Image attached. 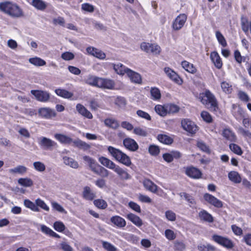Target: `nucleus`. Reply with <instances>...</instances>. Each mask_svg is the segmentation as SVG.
I'll return each mask as SVG.
<instances>
[{
  "instance_id": "f257e3e1",
  "label": "nucleus",
  "mask_w": 251,
  "mask_h": 251,
  "mask_svg": "<svg viewBox=\"0 0 251 251\" xmlns=\"http://www.w3.org/2000/svg\"><path fill=\"white\" fill-rule=\"evenodd\" d=\"M0 11L13 18L24 16L22 9L17 4L9 1L0 2Z\"/></svg>"
},
{
  "instance_id": "f03ea898",
  "label": "nucleus",
  "mask_w": 251,
  "mask_h": 251,
  "mask_svg": "<svg viewBox=\"0 0 251 251\" xmlns=\"http://www.w3.org/2000/svg\"><path fill=\"white\" fill-rule=\"evenodd\" d=\"M108 151L110 154L119 162L126 166H130L132 163L130 157L119 149L109 146Z\"/></svg>"
},
{
  "instance_id": "7ed1b4c3",
  "label": "nucleus",
  "mask_w": 251,
  "mask_h": 251,
  "mask_svg": "<svg viewBox=\"0 0 251 251\" xmlns=\"http://www.w3.org/2000/svg\"><path fill=\"white\" fill-rule=\"evenodd\" d=\"M200 99L201 102L208 107L214 109L218 108L217 100L215 96L209 91H206L204 93L202 94Z\"/></svg>"
},
{
  "instance_id": "20e7f679",
  "label": "nucleus",
  "mask_w": 251,
  "mask_h": 251,
  "mask_svg": "<svg viewBox=\"0 0 251 251\" xmlns=\"http://www.w3.org/2000/svg\"><path fill=\"white\" fill-rule=\"evenodd\" d=\"M212 239L216 243L227 249H231L234 246L233 242L230 239L225 237L214 234L212 236Z\"/></svg>"
},
{
  "instance_id": "39448f33",
  "label": "nucleus",
  "mask_w": 251,
  "mask_h": 251,
  "mask_svg": "<svg viewBox=\"0 0 251 251\" xmlns=\"http://www.w3.org/2000/svg\"><path fill=\"white\" fill-rule=\"evenodd\" d=\"M140 48L143 51L154 54H158L161 51L160 47L155 44L143 42L141 44Z\"/></svg>"
},
{
  "instance_id": "423d86ee",
  "label": "nucleus",
  "mask_w": 251,
  "mask_h": 251,
  "mask_svg": "<svg viewBox=\"0 0 251 251\" xmlns=\"http://www.w3.org/2000/svg\"><path fill=\"white\" fill-rule=\"evenodd\" d=\"M181 126L184 130L191 134H195L198 130V127L192 121L188 119H184L181 121Z\"/></svg>"
},
{
  "instance_id": "0eeeda50",
  "label": "nucleus",
  "mask_w": 251,
  "mask_h": 251,
  "mask_svg": "<svg viewBox=\"0 0 251 251\" xmlns=\"http://www.w3.org/2000/svg\"><path fill=\"white\" fill-rule=\"evenodd\" d=\"M185 173L187 176L194 179H199L202 176L201 172L193 166L186 167Z\"/></svg>"
},
{
  "instance_id": "6e6552de",
  "label": "nucleus",
  "mask_w": 251,
  "mask_h": 251,
  "mask_svg": "<svg viewBox=\"0 0 251 251\" xmlns=\"http://www.w3.org/2000/svg\"><path fill=\"white\" fill-rule=\"evenodd\" d=\"M187 16L184 14H180L175 19L173 24V28L175 30L180 29L185 24Z\"/></svg>"
},
{
  "instance_id": "1a4fd4ad",
  "label": "nucleus",
  "mask_w": 251,
  "mask_h": 251,
  "mask_svg": "<svg viewBox=\"0 0 251 251\" xmlns=\"http://www.w3.org/2000/svg\"><path fill=\"white\" fill-rule=\"evenodd\" d=\"M203 198L204 200L209 204L217 208H221L223 207V204L222 201L211 194L208 193L205 194L203 196Z\"/></svg>"
},
{
  "instance_id": "9d476101",
  "label": "nucleus",
  "mask_w": 251,
  "mask_h": 251,
  "mask_svg": "<svg viewBox=\"0 0 251 251\" xmlns=\"http://www.w3.org/2000/svg\"><path fill=\"white\" fill-rule=\"evenodd\" d=\"M98 82V87L107 89H113L115 86V82L113 80L99 77Z\"/></svg>"
},
{
  "instance_id": "9b49d317",
  "label": "nucleus",
  "mask_w": 251,
  "mask_h": 251,
  "mask_svg": "<svg viewBox=\"0 0 251 251\" xmlns=\"http://www.w3.org/2000/svg\"><path fill=\"white\" fill-rule=\"evenodd\" d=\"M164 72L167 76L179 85L182 84V79L172 69L169 67H166L164 68Z\"/></svg>"
},
{
  "instance_id": "f8f14e48",
  "label": "nucleus",
  "mask_w": 251,
  "mask_h": 251,
  "mask_svg": "<svg viewBox=\"0 0 251 251\" xmlns=\"http://www.w3.org/2000/svg\"><path fill=\"white\" fill-rule=\"evenodd\" d=\"M123 144L126 149L132 151H137L139 147L136 142L130 138L125 139L123 141Z\"/></svg>"
},
{
  "instance_id": "ddd939ff",
  "label": "nucleus",
  "mask_w": 251,
  "mask_h": 251,
  "mask_svg": "<svg viewBox=\"0 0 251 251\" xmlns=\"http://www.w3.org/2000/svg\"><path fill=\"white\" fill-rule=\"evenodd\" d=\"M86 51L89 54L100 59H104L106 57L105 54L103 51L94 47L87 48Z\"/></svg>"
},
{
  "instance_id": "4468645a",
  "label": "nucleus",
  "mask_w": 251,
  "mask_h": 251,
  "mask_svg": "<svg viewBox=\"0 0 251 251\" xmlns=\"http://www.w3.org/2000/svg\"><path fill=\"white\" fill-rule=\"evenodd\" d=\"M111 222L119 228H123L126 225V221L119 216H114L110 218Z\"/></svg>"
},
{
  "instance_id": "2eb2a0df",
  "label": "nucleus",
  "mask_w": 251,
  "mask_h": 251,
  "mask_svg": "<svg viewBox=\"0 0 251 251\" xmlns=\"http://www.w3.org/2000/svg\"><path fill=\"white\" fill-rule=\"evenodd\" d=\"M144 187L147 190L156 193L158 190V186L149 179H145L143 182Z\"/></svg>"
},
{
  "instance_id": "dca6fc26",
  "label": "nucleus",
  "mask_w": 251,
  "mask_h": 251,
  "mask_svg": "<svg viewBox=\"0 0 251 251\" xmlns=\"http://www.w3.org/2000/svg\"><path fill=\"white\" fill-rule=\"evenodd\" d=\"M126 217L137 227H141L143 225L142 219L134 214L129 213L126 215Z\"/></svg>"
},
{
  "instance_id": "f3484780",
  "label": "nucleus",
  "mask_w": 251,
  "mask_h": 251,
  "mask_svg": "<svg viewBox=\"0 0 251 251\" xmlns=\"http://www.w3.org/2000/svg\"><path fill=\"white\" fill-rule=\"evenodd\" d=\"M210 59L214 66L218 69H221L223 66L222 61L216 51L212 52L210 54Z\"/></svg>"
},
{
  "instance_id": "a211bd4d",
  "label": "nucleus",
  "mask_w": 251,
  "mask_h": 251,
  "mask_svg": "<svg viewBox=\"0 0 251 251\" xmlns=\"http://www.w3.org/2000/svg\"><path fill=\"white\" fill-rule=\"evenodd\" d=\"M113 171L117 174L122 180H127L130 178V175L118 165L116 166Z\"/></svg>"
},
{
  "instance_id": "6ab92c4d",
  "label": "nucleus",
  "mask_w": 251,
  "mask_h": 251,
  "mask_svg": "<svg viewBox=\"0 0 251 251\" xmlns=\"http://www.w3.org/2000/svg\"><path fill=\"white\" fill-rule=\"evenodd\" d=\"M82 196L86 200L92 201L96 197V194L89 186H85L83 188Z\"/></svg>"
},
{
  "instance_id": "aec40b11",
  "label": "nucleus",
  "mask_w": 251,
  "mask_h": 251,
  "mask_svg": "<svg viewBox=\"0 0 251 251\" xmlns=\"http://www.w3.org/2000/svg\"><path fill=\"white\" fill-rule=\"evenodd\" d=\"M228 179L232 182L238 184L242 181V178L240 174L236 171H230L228 174Z\"/></svg>"
},
{
  "instance_id": "412c9836",
  "label": "nucleus",
  "mask_w": 251,
  "mask_h": 251,
  "mask_svg": "<svg viewBox=\"0 0 251 251\" xmlns=\"http://www.w3.org/2000/svg\"><path fill=\"white\" fill-rule=\"evenodd\" d=\"M127 75L130 78L131 81L135 83H141V77L138 73H136L130 69L129 71L127 72Z\"/></svg>"
},
{
  "instance_id": "4be33fe9",
  "label": "nucleus",
  "mask_w": 251,
  "mask_h": 251,
  "mask_svg": "<svg viewBox=\"0 0 251 251\" xmlns=\"http://www.w3.org/2000/svg\"><path fill=\"white\" fill-rule=\"evenodd\" d=\"M113 69L115 71L120 75H124L125 74H127V72L129 71V69L126 67L121 63H118L117 64H112Z\"/></svg>"
},
{
  "instance_id": "5701e85b",
  "label": "nucleus",
  "mask_w": 251,
  "mask_h": 251,
  "mask_svg": "<svg viewBox=\"0 0 251 251\" xmlns=\"http://www.w3.org/2000/svg\"><path fill=\"white\" fill-rule=\"evenodd\" d=\"M223 136L227 140L231 142H236V137L234 133L228 128L225 129L223 131Z\"/></svg>"
},
{
  "instance_id": "b1692460",
  "label": "nucleus",
  "mask_w": 251,
  "mask_h": 251,
  "mask_svg": "<svg viewBox=\"0 0 251 251\" xmlns=\"http://www.w3.org/2000/svg\"><path fill=\"white\" fill-rule=\"evenodd\" d=\"M99 161L103 166L113 170L117 166L112 161L104 157H100Z\"/></svg>"
},
{
  "instance_id": "393cba45",
  "label": "nucleus",
  "mask_w": 251,
  "mask_h": 251,
  "mask_svg": "<svg viewBox=\"0 0 251 251\" xmlns=\"http://www.w3.org/2000/svg\"><path fill=\"white\" fill-rule=\"evenodd\" d=\"M31 93L34 96L36 99L41 101L47 100V95L46 93L39 90H31Z\"/></svg>"
},
{
  "instance_id": "a878e982",
  "label": "nucleus",
  "mask_w": 251,
  "mask_h": 251,
  "mask_svg": "<svg viewBox=\"0 0 251 251\" xmlns=\"http://www.w3.org/2000/svg\"><path fill=\"white\" fill-rule=\"evenodd\" d=\"M55 138L60 142L64 144H70L73 142V139L69 136L62 134H56Z\"/></svg>"
},
{
  "instance_id": "bb28decb",
  "label": "nucleus",
  "mask_w": 251,
  "mask_h": 251,
  "mask_svg": "<svg viewBox=\"0 0 251 251\" xmlns=\"http://www.w3.org/2000/svg\"><path fill=\"white\" fill-rule=\"evenodd\" d=\"M72 143L73 146L77 147L80 149L87 150L90 148V146L89 144L79 139L73 140Z\"/></svg>"
},
{
  "instance_id": "cd10ccee",
  "label": "nucleus",
  "mask_w": 251,
  "mask_h": 251,
  "mask_svg": "<svg viewBox=\"0 0 251 251\" xmlns=\"http://www.w3.org/2000/svg\"><path fill=\"white\" fill-rule=\"evenodd\" d=\"M199 215L201 220L205 222L212 223L214 221L212 216L204 210L200 211Z\"/></svg>"
},
{
  "instance_id": "c85d7f7f",
  "label": "nucleus",
  "mask_w": 251,
  "mask_h": 251,
  "mask_svg": "<svg viewBox=\"0 0 251 251\" xmlns=\"http://www.w3.org/2000/svg\"><path fill=\"white\" fill-rule=\"evenodd\" d=\"M55 93L61 97L70 99L73 96V93L63 89H57L55 90Z\"/></svg>"
},
{
  "instance_id": "c756f323",
  "label": "nucleus",
  "mask_w": 251,
  "mask_h": 251,
  "mask_svg": "<svg viewBox=\"0 0 251 251\" xmlns=\"http://www.w3.org/2000/svg\"><path fill=\"white\" fill-rule=\"evenodd\" d=\"M179 108L176 104L167 103L164 105H157L154 107V110H179Z\"/></svg>"
},
{
  "instance_id": "7c9ffc66",
  "label": "nucleus",
  "mask_w": 251,
  "mask_h": 251,
  "mask_svg": "<svg viewBox=\"0 0 251 251\" xmlns=\"http://www.w3.org/2000/svg\"><path fill=\"white\" fill-rule=\"evenodd\" d=\"M99 77L93 75H89L84 79V82L91 86L98 87V81Z\"/></svg>"
},
{
  "instance_id": "2f4dec72",
  "label": "nucleus",
  "mask_w": 251,
  "mask_h": 251,
  "mask_svg": "<svg viewBox=\"0 0 251 251\" xmlns=\"http://www.w3.org/2000/svg\"><path fill=\"white\" fill-rule=\"evenodd\" d=\"M9 173L11 174H20L22 175L27 171V168L23 165H19L16 167L10 169L8 170Z\"/></svg>"
},
{
  "instance_id": "473e14b6",
  "label": "nucleus",
  "mask_w": 251,
  "mask_h": 251,
  "mask_svg": "<svg viewBox=\"0 0 251 251\" xmlns=\"http://www.w3.org/2000/svg\"><path fill=\"white\" fill-rule=\"evenodd\" d=\"M63 161L64 163L68 166L77 169L79 167L78 163L77 161H75L72 158H70L69 157L65 156L63 157Z\"/></svg>"
},
{
  "instance_id": "72a5a7b5",
  "label": "nucleus",
  "mask_w": 251,
  "mask_h": 251,
  "mask_svg": "<svg viewBox=\"0 0 251 251\" xmlns=\"http://www.w3.org/2000/svg\"><path fill=\"white\" fill-rule=\"evenodd\" d=\"M241 24L242 29L245 33L248 32L249 29L251 33V21L249 22L246 18L242 17Z\"/></svg>"
},
{
  "instance_id": "f704fd0d",
  "label": "nucleus",
  "mask_w": 251,
  "mask_h": 251,
  "mask_svg": "<svg viewBox=\"0 0 251 251\" xmlns=\"http://www.w3.org/2000/svg\"><path fill=\"white\" fill-rule=\"evenodd\" d=\"M182 67L188 72L194 74L197 72L196 68L194 66L193 64L186 61H183L181 63Z\"/></svg>"
},
{
  "instance_id": "c9c22d12",
  "label": "nucleus",
  "mask_w": 251,
  "mask_h": 251,
  "mask_svg": "<svg viewBox=\"0 0 251 251\" xmlns=\"http://www.w3.org/2000/svg\"><path fill=\"white\" fill-rule=\"evenodd\" d=\"M157 139L159 142L167 145L171 144L173 142V139L172 138L164 134H159Z\"/></svg>"
},
{
  "instance_id": "e433bc0d",
  "label": "nucleus",
  "mask_w": 251,
  "mask_h": 251,
  "mask_svg": "<svg viewBox=\"0 0 251 251\" xmlns=\"http://www.w3.org/2000/svg\"><path fill=\"white\" fill-rule=\"evenodd\" d=\"M151 99L153 100H159L161 95L159 89L156 87H151L150 90Z\"/></svg>"
},
{
  "instance_id": "4c0bfd02",
  "label": "nucleus",
  "mask_w": 251,
  "mask_h": 251,
  "mask_svg": "<svg viewBox=\"0 0 251 251\" xmlns=\"http://www.w3.org/2000/svg\"><path fill=\"white\" fill-rule=\"evenodd\" d=\"M104 122L106 126L113 129H116L119 126L118 123L113 119H106L104 120Z\"/></svg>"
},
{
  "instance_id": "58836bf2",
  "label": "nucleus",
  "mask_w": 251,
  "mask_h": 251,
  "mask_svg": "<svg viewBox=\"0 0 251 251\" xmlns=\"http://www.w3.org/2000/svg\"><path fill=\"white\" fill-rule=\"evenodd\" d=\"M31 4L36 9L40 10H43L46 7L45 2L42 0H32Z\"/></svg>"
},
{
  "instance_id": "ea45409f",
  "label": "nucleus",
  "mask_w": 251,
  "mask_h": 251,
  "mask_svg": "<svg viewBox=\"0 0 251 251\" xmlns=\"http://www.w3.org/2000/svg\"><path fill=\"white\" fill-rule=\"evenodd\" d=\"M29 62L36 66H42L46 65V61L39 57L29 58Z\"/></svg>"
},
{
  "instance_id": "a19ab883",
  "label": "nucleus",
  "mask_w": 251,
  "mask_h": 251,
  "mask_svg": "<svg viewBox=\"0 0 251 251\" xmlns=\"http://www.w3.org/2000/svg\"><path fill=\"white\" fill-rule=\"evenodd\" d=\"M18 182L20 185L25 187H30L33 185L32 180L29 178H20Z\"/></svg>"
},
{
  "instance_id": "79ce46f5",
  "label": "nucleus",
  "mask_w": 251,
  "mask_h": 251,
  "mask_svg": "<svg viewBox=\"0 0 251 251\" xmlns=\"http://www.w3.org/2000/svg\"><path fill=\"white\" fill-rule=\"evenodd\" d=\"M94 205L98 208L105 209L107 207V202L102 199H97L94 201Z\"/></svg>"
},
{
  "instance_id": "37998d69",
  "label": "nucleus",
  "mask_w": 251,
  "mask_h": 251,
  "mask_svg": "<svg viewBox=\"0 0 251 251\" xmlns=\"http://www.w3.org/2000/svg\"><path fill=\"white\" fill-rule=\"evenodd\" d=\"M181 197H184L185 200L190 203L191 207H194L196 205V201L193 197L186 193H182L180 194Z\"/></svg>"
},
{
  "instance_id": "c03bdc74",
  "label": "nucleus",
  "mask_w": 251,
  "mask_h": 251,
  "mask_svg": "<svg viewBox=\"0 0 251 251\" xmlns=\"http://www.w3.org/2000/svg\"><path fill=\"white\" fill-rule=\"evenodd\" d=\"M24 205L26 207L30 209L32 211H39V208L36 204L29 200H25L24 201Z\"/></svg>"
},
{
  "instance_id": "a18cd8bd",
  "label": "nucleus",
  "mask_w": 251,
  "mask_h": 251,
  "mask_svg": "<svg viewBox=\"0 0 251 251\" xmlns=\"http://www.w3.org/2000/svg\"><path fill=\"white\" fill-rule=\"evenodd\" d=\"M221 86L223 91L226 93L230 94L231 93L232 90V86L228 82L223 81L221 83Z\"/></svg>"
},
{
  "instance_id": "49530a36",
  "label": "nucleus",
  "mask_w": 251,
  "mask_h": 251,
  "mask_svg": "<svg viewBox=\"0 0 251 251\" xmlns=\"http://www.w3.org/2000/svg\"><path fill=\"white\" fill-rule=\"evenodd\" d=\"M230 150L234 153L241 155L243 153L242 150L240 147L237 144L232 143L229 145Z\"/></svg>"
},
{
  "instance_id": "de8ad7c7",
  "label": "nucleus",
  "mask_w": 251,
  "mask_h": 251,
  "mask_svg": "<svg viewBox=\"0 0 251 251\" xmlns=\"http://www.w3.org/2000/svg\"><path fill=\"white\" fill-rule=\"evenodd\" d=\"M216 36L219 42V43L224 47H225L227 45L226 40L222 35V34L219 31H217L216 32Z\"/></svg>"
},
{
  "instance_id": "09e8293b",
  "label": "nucleus",
  "mask_w": 251,
  "mask_h": 251,
  "mask_svg": "<svg viewBox=\"0 0 251 251\" xmlns=\"http://www.w3.org/2000/svg\"><path fill=\"white\" fill-rule=\"evenodd\" d=\"M198 250L199 251H215V248L210 245L207 244L206 245H201L198 246Z\"/></svg>"
},
{
  "instance_id": "8fccbe9b",
  "label": "nucleus",
  "mask_w": 251,
  "mask_h": 251,
  "mask_svg": "<svg viewBox=\"0 0 251 251\" xmlns=\"http://www.w3.org/2000/svg\"><path fill=\"white\" fill-rule=\"evenodd\" d=\"M149 152L151 155L156 156L159 154L160 149L158 146L154 145H151L149 147Z\"/></svg>"
},
{
  "instance_id": "3c124183",
  "label": "nucleus",
  "mask_w": 251,
  "mask_h": 251,
  "mask_svg": "<svg viewBox=\"0 0 251 251\" xmlns=\"http://www.w3.org/2000/svg\"><path fill=\"white\" fill-rule=\"evenodd\" d=\"M103 248L107 251H116L117 248L111 243L106 241H102Z\"/></svg>"
},
{
  "instance_id": "603ef678",
  "label": "nucleus",
  "mask_w": 251,
  "mask_h": 251,
  "mask_svg": "<svg viewBox=\"0 0 251 251\" xmlns=\"http://www.w3.org/2000/svg\"><path fill=\"white\" fill-rule=\"evenodd\" d=\"M53 227L56 231L58 232H62L64 230L65 226L62 222L57 221L54 223Z\"/></svg>"
},
{
  "instance_id": "864d4df0",
  "label": "nucleus",
  "mask_w": 251,
  "mask_h": 251,
  "mask_svg": "<svg viewBox=\"0 0 251 251\" xmlns=\"http://www.w3.org/2000/svg\"><path fill=\"white\" fill-rule=\"evenodd\" d=\"M197 147L203 151L209 153L210 152L208 147L202 141H198L197 142Z\"/></svg>"
},
{
  "instance_id": "5fc2aeb1",
  "label": "nucleus",
  "mask_w": 251,
  "mask_h": 251,
  "mask_svg": "<svg viewBox=\"0 0 251 251\" xmlns=\"http://www.w3.org/2000/svg\"><path fill=\"white\" fill-rule=\"evenodd\" d=\"M201 116L202 119L207 123H210L212 122V118L207 111H202Z\"/></svg>"
},
{
  "instance_id": "6e6d98bb",
  "label": "nucleus",
  "mask_w": 251,
  "mask_h": 251,
  "mask_svg": "<svg viewBox=\"0 0 251 251\" xmlns=\"http://www.w3.org/2000/svg\"><path fill=\"white\" fill-rule=\"evenodd\" d=\"M165 217L170 221L174 222L176 220V214L172 210L166 211Z\"/></svg>"
},
{
  "instance_id": "4d7b16f0",
  "label": "nucleus",
  "mask_w": 251,
  "mask_h": 251,
  "mask_svg": "<svg viewBox=\"0 0 251 251\" xmlns=\"http://www.w3.org/2000/svg\"><path fill=\"white\" fill-rule=\"evenodd\" d=\"M51 203L52 208L54 210H55L60 213H67L65 210L63 208V207L57 202L52 201Z\"/></svg>"
},
{
  "instance_id": "13d9d810",
  "label": "nucleus",
  "mask_w": 251,
  "mask_h": 251,
  "mask_svg": "<svg viewBox=\"0 0 251 251\" xmlns=\"http://www.w3.org/2000/svg\"><path fill=\"white\" fill-rule=\"evenodd\" d=\"M165 236L169 240H174L176 238V235L171 229H166L165 231Z\"/></svg>"
},
{
  "instance_id": "bf43d9fd",
  "label": "nucleus",
  "mask_w": 251,
  "mask_h": 251,
  "mask_svg": "<svg viewBox=\"0 0 251 251\" xmlns=\"http://www.w3.org/2000/svg\"><path fill=\"white\" fill-rule=\"evenodd\" d=\"M133 132L137 135L143 137L146 136L148 134L147 132L145 129L140 127H137L134 128Z\"/></svg>"
},
{
  "instance_id": "052dcab7",
  "label": "nucleus",
  "mask_w": 251,
  "mask_h": 251,
  "mask_svg": "<svg viewBox=\"0 0 251 251\" xmlns=\"http://www.w3.org/2000/svg\"><path fill=\"white\" fill-rule=\"evenodd\" d=\"M74 57V54L69 51L65 52L61 54V58L66 61L73 60Z\"/></svg>"
},
{
  "instance_id": "680f3d73",
  "label": "nucleus",
  "mask_w": 251,
  "mask_h": 251,
  "mask_svg": "<svg viewBox=\"0 0 251 251\" xmlns=\"http://www.w3.org/2000/svg\"><path fill=\"white\" fill-rule=\"evenodd\" d=\"M33 166L35 169L39 172H43L46 169L45 165L39 161L35 162L33 163Z\"/></svg>"
},
{
  "instance_id": "e2e57ef3",
  "label": "nucleus",
  "mask_w": 251,
  "mask_h": 251,
  "mask_svg": "<svg viewBox=\"0 0 251 251\" xmlns=\"http://www.w3.org/2000/svg\"><path fill=\"white\" fill-rule=\"evenodd\" d=\"M128 206L130 208L136 212L141 213V210L140 206L137 203L131 201L129 202Z\"/></svg>"
},
{
  "instance_id": "0e129e2a",
  "label": "nucleus",
  "mask_w": 251,
  "mask_h": 251,
  "mask_svg": "<svg viewBox=\"0 0 251 251\" xmlns=\"http://www.w3.org/2000/svg\"><path fill=\"white\" fill-rule=\"evenodd\" d=\"M116 104L118 105L120 108H124L126 104V100L123 97H118L116 100Z\"/></svg>"
},
{
  "instance_id": "69168bd1",
  "label": "nucleus",
  "mask_w": 251,
  "mask_h": 251,
  "mask_svg": "<svg viewBox=\"0 0 251 251\" xmlns=\"http://www.w3.org/2000/svg\"><path fill=\"white\" fill-rule=\"evenodd\" d=\"M101 167V166H100L98 163L95 162L93 165H91V166H90L89 167L92 172H93L95 174L98 175Z\"/></svg>"
},
{
  "instance_id": "338daca9",
  "label": "nucleus",
  "mask_w": 251,
  "mask_h": 251,
  "mask_svg": "<svg viewBox=\"0 0 251 251\" xmlns=\"http://www.w3.org/2000/svg\"><path fill=\"white\" fill-rule=\"evenodd\" d=\"M60 248L63 251H73V248L65 242H62L60 244Z\"/></svg>"
},
{
  "instance_id": "774afa93",
  "label": "nucleus",
  "mask_w": 251,
  "mask_h": 251,
  "mask_svg": "<svg viewBox=\"0 0 251 251\" xmlns=\"http://www.w3.org/2000/svg\"><path fill=\"white\" fill-rule=\"evenodd\" d=\"M231 229L233 233L236 235H241L243 234V230L241 228L235 225L231 226Z\"/></svg>"
}]
</instances>
